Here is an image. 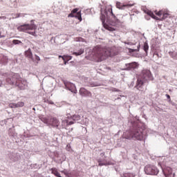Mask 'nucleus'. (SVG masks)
<instances>
[{"label":"nucleus","instance_id":"aec40b11","mask_svg":"<svg viewBox=\"0 0 177 177\" xmlns=\"http://www.w3.org/2000/svg\"><path fill=\"white\" fill-rule=\"evenodd\" d=\"M17 109H19V107H24V102H19L16 104Z\"/></svg>","mask_w":177,"mask_h":177},{"label":"nucleus","instance_id":"5701e85b","mask_svg":"<svg viewBox=\"0 0 177 177\" xmlns=\"http://www.w3.org/2000/svg\"><path fill=\"white\" fill-rule=\"evenodd\" d=\"M171 57L174 60H177V53H171Z\"/></svg>","mask_w":177,"mask_h":177},{"label":"nucleus","instance_id":"9d476101","mask_svg":"<svg viewBox=\"0 0 177 177\" xmlns=\"http://www.w3.org/2000/svg\"><path fill=\"white\" fill-rule=\"evenodd\" d=\"M146 82H147L142 79V77H138L135 86L136 89H138V91H140V92H143V86Z\"/></svg>","mask_w":177,"mask_h":177},{"label":"nucleus","instance_id":"c756f323","mask_svg":"<svg viewBox=\"0 0 177 177\" xmlns=\"http://www.w3.org/2000/svg\"><path fill=\"white\" fill-rule=\"evenodd\" d=\"M35 59H36V60H37V62H40L41 61V58H39V56H38L37 55H35Z\"/></svg>","mask_w":177,"mask_h":177},{"label":"nucleus","instance_id":"72a5a7b5","mask_svg":"<svg viewBox=\"0 0 177 177\" xmlns=\"http://www.w3.org/2000/svg\"><path fill=\"white\" fill-rule=\"evenodd\" d=\"M105 154L106 153L104 152H102V153H101L100 156H101V157H104Z\"/></svg>","mask_w":177,"mask_h":177},{"label":"nucleus","instance_id":"9b49d317","mask_svg":"<svg viewBox=\"0 0 177 177\" xmlns=\"http://www.w3.org/2000/svg\"><path fill=\"white\" fill-rule=\"evenodd\" d=\"M141 133L142 138L141 139H134V140H143L144 136H143V131L140 130V129L138 128L134 130H133V136H140Z\"/></svg>","mask_w":177,"mask_h":177},{"label":"nucleus","instance_id":"c85d7f7f","mask_svg":"<svg viewBox=\"0 0 177 177\" xmlns=\"http://www.w3.org/2000/svg\"><path fill=\"white\" fill-rule=\"evenodd\" d=\"M97 162L99 163V167H103V165H104V163L102 162V160H100V159L97 160Z\"/></svg>","mask_w":177,"mask_h":177},{"label":"nucleus","instance_id":"dca6fc26","mask_svg":"<svg viewBox=\"0 0 177 177\" xmlns=\"http://www.w3.org/2000/svg\"><path fill=\"white\" fill-rule=\"evenodd\" d=\"M25 56L26 57H28V59H31L32 60V53L31 52L30 48L25 51Z\"/></svg>","mask_w":177,"mask_h":177},{"label":"nucleus","instance_id":"6e6552de","mask_svg":"<svg viewBox=\"0 0 177 177\" xmlns=\"http://www.w3.org/2000/svg\"><path fill=\"white\" fill-rule=\"evenodd\" d=\"M122 138L124 139H141L142 138V134L140 133L139 136H136V134H134V136H133V131H126L123 133L122 135Z\"/></svg>","mask_w":177,"mask_h":177},{"label":"nucleus","instance_id":"bb28decb","mask_svg":"<svg viewBox=\"0 0 177 177\" xmlns=\"http://www.w3.org/2000/svg\"><path fill=\"white\" fill-rule=\"evenodd\" d=\"M71 59H73V57L70 55H65V60H66L67 62H69V60H71Z\"/></svg>","mask_w":177,"mask_h":177},{"label":"nucleus","instance_id":"b1692460","mask_svg":"<svg viewBox=\"0 0 177 177\" xmlns=\"http://www.w3.org/2000/svg\"><path fill=\"white\" fill-rule=\"evenodd\" d=\"M9 107L10 109H17V106H16V103H10L9 104Z\"/></svg>","mask_w":177,"mask_h":177},{"label":"nucleus","instance_id":"e433bc0d","mask_svg":"<svg viewBox=\"0 0 177 177\" xmlns=\"http://www.w3.org/2000/svg\"><path fill=\"white\" fill-rule=\"evenodd\" d=\"M67 62H68V61H66V59L64 60V64H67Z\"/></svg>","mask_w":177,"mask_h":177},{"label":"nucleus","instance_id":"c9c22d12","mask_svg":"<svg viewBox=\"0 0 177 177\" xmlns=\"http://www.w3.org/2000/svg\"><path fill=\"white\" fill-rule=\"evenodd\" d=\"M48 103H49V104H54L53 102H52V101H48Z\"/></svg>","mask_w":177,"mask_h":177},{"label":"nucleus","instance_id":"39448f33","mask_svg":"<svg viewBox=\"0 0 177 177\" xmlns=\"http://www.w3.org/2000/svg\"><path fill=\"white\" fill-rule=\"evenodd\" d=\"M41 120L44 124H48V125H51V127L57 128L60 125L59 119L56 118L51 117L50 120L46 118H41Z\"/></svg>","mask_w":177,"mask_h":177},{"label":"nucleus","instance_id":"f257e3e1","mask_svg":"<svg viewBox=\"0 0 177 177\" xmlns=\"http://www.w3.org/2000/svg\"><path fill=\"white\" fill-rule=\"evenodd\" d=\"M94 57L97 62H103L106 57L117 56L118 52L115 47L107 48L96 46L94 49Z\"/></svg>","mask_w":177,"mask_h":177},{"label":"nucleus","instance_id":"473e14b6","mask_svg":"<svg viewBox=\"0 0 177 177\" xmlns=\"http://www.w3.org/2000/svg\"><path fill=\"white\" fill-rule=\"evenodd\" d=\"M76 41H82L84 39H82V37H78V38H76Z\"/></svg>","mask_w":177,"mask_h":177},{"label":"nucleus","instance_id":"58836bf2","mask_svg":"<svg viewBox=\"0 0 177 177\" xmlns=\"http://www.w3.org/2000/svg\"><path fill=\"white\" fill-rule=\"evenodd\" d=\"M0 86H2V82H0Z\"/></svg>","mask_w":177,"mask_h":177},{"label":"nucleus","instance_id":"6ab92c4d","mask_svg":"<svg viewBox=\"0 0 177 177\" xmlns=\"http://www.w3.org/2000/svg\"><path fill=\"white\" fill-rule=\"evenodd\" d=\"M155 15H156V16H158V17H161V16H162V15L164 14V11L162 10H155L154 11Z\"/></svg>","mask_w":177,"mask_h":177},{"label":"nucleus","instance_id":"7c9ffc66","mask_svg":"<svg viewBox=\"0 0 177 177\" xmlns=\"http://www.w3.org/2000/svg\"><path fill=\"white\" fill-rule=\"evenodd\" d=\"M66 124H67V125H73V124H74V122H73V121H71V122L66 121Z\"/></svg>","mask_w":177,"mask_h":177},{"label":"nucleus","instance_id":"ddd939ff","mask_svg":"<svg viewBox=\"0 0 177 177\" xmlns=\"http://www.w3.org/2000/svg\"><path fill=\"white\" fill-rule=\"evenodd\" d=\"M79 92L82 96H92L91 91H88L85 88H81Z\"/></svg>","mask_w":177,"mask_h":177},{"label":"nucleus","instance_id":"f704fd0d","mask_svg":"<svg viewBox=\"0 0 177 177\" xmlns=\"http://www.w3.org/2000/svg\"><path fill=\"white\" fill-rule=\"evenodd\" d=\"M166 97H167V99H171V96L168 94L166 95Z\"/></svg>","mask_w":177,"mask_h":177},{"label":"nucleus","instance_id":"7ed1b4c3","mask_svg":"<svg viewBox=\"0 0 177 177\" xmlns=\"http://www.w3.org/2000/svg\"><path fill=\"white\" fill-rule=\"evenodd\" d=\"M100 20L102 23L103 27L109 31H111V27H110L109 24L111 26H115V23L118 21V19H117L115 15L113 13V9L111 8H109L108 11L105 10L104 14H102V12L101 13Z\"/></svg>","mask_w":177,"mask_h":177},{"label":"nucleus","instance_id":"f03ea898","mask_svg":"<svg viewBox=\"0 0 177 177\" xmlns=\"http://www.w3.org/2000/svg\"><path fill=\"white\" fill-rule=\"evenodd\" d=\"M6 82L21 90H24L27 88V80L23 79L18 73H9L8 77L6 79Z\"/></svg>","mask_w":177,"mask_h":177},{"label":"nucleus","instance_id":"2eb2a0df","mask_svg":"<svg viewBox=\"0 0 177 177\" xmlns=\"http://www.w3.org/2000/svg\"><path fill=\"white\" fill-rule=\"evenodd\" d=\"M145 13L148 15V16H150V17H152V19H154L155 20H160L158 17H156L154 13L151 12V10H147L145 11Z\"/></svg>","mask_w":177,"mask_h":177},{"label":"nucleus","instance_id":"f8f14e48","mask_svg":"<svg viewBox=\"0 0 177 177\" xmlns=\"http://www.w3.org/2000/svg\"><path fill=\"white\" fill-rule=\"evenodd\" d=\"M64 85L66 88V89H68V91H71V92H75V84H73L70 82H65Z\"/></svg>","mask_w":177,"mask_h":177},{"label":"nucleus","instance_id":"f3484780","mask_svg":"<svg viewBox=\"0 0 177 177\" xmlns=\"http://www.w3.org/2000/svg\"><path fill=\"white\" fill-rule=\"evenodd\" d=\"M129 68H138L139 64L137 62H132L129 64Z\"/></svg>","mask_w":177,"mask_h":177},{"label":"nucleus","instance_id":"4468645a","mask_svg":"<svg viewBox=\"0 0 177 177\" xmlns=\"http://www.w3.org/2000/svg\"><path fill=\"white\" fill-rule=\"evenodd\" d=\"M131 6H133V5L132 4H122L120 2H117L116 3V8H118V9H122L124 10L125 9V8H131Z\"/></svg>","mask_w":177,"mask_h":177},{"label":"nucleus","instance_id":"4be33fe9","mask_svg":"<svg viewBox=\"0 0 177 177\" xmlns=\"http://www.w3.org/2000/svg\"><path fill=\"white\" fill-rule=\"evenodd\" d=\"M144 50L147 53V50H149V44L147 43L144 44Z\"/></svg>","mask_w":177,"mask_h":177},{"label":"nucleus","instance_id":"a878e982","mask_svg":"<svg viewBox=\"0 0 177 177\" xmlns=\"http://www.w3.org/2000/svg\"><path fill=\"white\" fill-rule=\"evenodd\" d=\"M165 171H167V175H171L172 174V169L171 167H167Z\"/></svg>","mask_w":177,"mask_h":177},{"label":"nucleus","instance_id":"4c0bfd02","mask_svg":"<svg viewBox=\"0 0 177 177\" xmlns=\"http://www.w3.org/2000/svg\"><path fill=\"white\" fill-rule=\"evenodd\" d=\"M2 32H0V38H2Z\"/></svg>","mask_w":177,"mask_h":177},{"label":"nucleus","instance_id":"393cba45","mask_svg":"<svg viewBox=\"0 0 177 177\" xmlns=\"http://www.w3.org/2000/svg\"><path fill=\"white\" fill-rule=\"evenodd\" d=\"M168 16H169L168 13L163 12L162 20H165V19H167V17H168Z\"/></svg>","mask_w":177,"mask_h":177},{"label":"nucleus","instance_id":"a211bd4d","mask_svg":"<svg viewBox=\"0 0 177 177\" xmlns=\"http://www.w3.org/2000/svg\"><path fill=\"white\" fill-rule=\"evenodd\" d=\"M84 53V49H80L78 50V52H74L73 55H75V56H81V55H83Z\"/></svg>","mask_w":177,"mask_h":177},{"label":"nucleus","instance_id":"20e7f679","mask_svg":"<svg viewBox=\"0 0 177 177\" xmlns=\"http://www.w3.org/2000/svg\"><path fill=\"white\" fill-rule=\"evenodd\" d=\"M37 25L34 24V20L30 21V24L21 25L17 28L18 31H22V32H27L30 35H35V30H37Z\"/></svg>","mask_w":177,"mask_h":177},{"label":"nucleus","instance_id":"2f4dec72","mask_svg":"<svg viewBox=\"0 0 177 177\" xmlns=\"http://www.w3.org/2000/svg\"><path fill=\"white\" fill-rule=\"evenodd\" d=\"M59 58L60 59H62V60H65V55H59Z\"/></svg>","mask_w":177,"mask_h":177},{"label":"nucleus","instance_id":"412c9836","mask_svg":"<svg viewBox=\"0 0 177 177\" xmlns=\"http://www.w3.org/2000/svg\"><path fill=\"white\" fill-rule=\"evenodd\" d=\"M73 120L75 121H80L81 120V116L80 115H73Z\"/></svg>","mask_w":177,"mask_h":177},{"label":"nucleus","instance_id":"cd10ccee","mask_svg":"<svg viewBox=\"0 0 177 177\" xmlns=\"http://www.w3.org/2000/svg\"><path fill=\"white\" fill-rule=\"evenodd\" d=\"M12 42L15 45H19V44H21V41H20L19 40H13Z\"/></svg>","mask_w":177,"mask_h":177},{"label":"nucleus","instance_id":"0eeeda50","mask_svg":"<svg viewBox=\"0 0 177 177\" xmlns=\"http://www.w3.org/2000/svg\"><path fill=\"white\" fill-rule=\"evenodd\" d=\"M144 171L146 175H157L159 172L156 166L148 165L145 167Z\"/></svg>","mask_w":177,"mask_h":177},{"label":"nucleus","instance_id":"423d86ee","mask_svg":"<svg viewBox=\"0 0 177 177\" xmlns=\"http://www.w3.org/2000/svg\"><path fill=\"white\" fill-rule=\"evenodd\" d=\"M141 79L145 80L147 82L149 81H153L154 77H153V75L151 74V71L149 69H144L141 73Z\"/></svg>","mask_w":177,"mask_h":177},{"label":"nucleus","instance_id":"1a4fd4ad","mask_svg":"<svg viewBox=\"0 0 177 177\" xmlns=\"http://www.w3.org/2000/svg\"><path fill=\"white\" fill-rule=\"evenodd\" d=\"M78 10H80V8H74L68 15V17H75V19H78L80 21H82L81 11Z\"/></svg>","mask_w":177,"mask_h":177}]
</instances>
